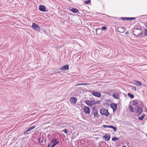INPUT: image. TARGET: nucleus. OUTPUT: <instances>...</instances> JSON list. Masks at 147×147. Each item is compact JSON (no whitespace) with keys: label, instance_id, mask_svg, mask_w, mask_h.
Returning <instances> with one entry per match:
<instances>
[{"label":"nucleus","instance_id":"nucleus-1","mask_svg":"<svg viewBox=\"0 0 147 147\" xmlns=\"http://www.w3.org/2000/svg\"><path fill=\"white\" fill-rule=\"evenodd\" d=\"M143 33L141 27L139 24H137L134 26V30L132 33L135 37H139Z\"/></svg>","mask_w":147,"mask_h":147},{"label":"nucleus","instance_id":"nucleus-2","mask_svg":"<svg viewBox=\"0 0 147 147\" xmlns=\"http://www.w3.org/2000/svg\"><path fill=\"white\" fill-rule=\"evenodd\" d=\"M99 100L95 101L94 100H86L85 101V102L89 106H92L94 105L98 104L100 103Z\"/></svg>","mask_w":147,"mask_h":147},{"label":"nucleus","instance_id":"nucleus-3","mask_svg":"<svg viewBox=\"0 0 147 147\" xmlns=\"http://www.w3.org/2000/svg\"><path fill=\"white\" fill-rule=\"evenodd\" d=\"M143 107H140L138 106H136L134 107V110L136 112L137 115L139 116L143 111L142 109L141 108Z\"/></svg>","mask_w":147,"mask_h":147},{"label":"nucleus","instance_id":"nucleus-4","mask_svg":"<svg viewBox=\"0 0 147 147\" xmlns=\"http://www.w3.org/2000/svg\"><path fill=\"white\" fill-rule=\"evenodd\" d=\"M131 102L132 105H137V106L143 107V104L142 102L139 99H136L131 100Z\"/></svg>","mask_w":147,"mask_h":147},{"label":"nucleus","instance_id":"nucleus-5","mask_svg":"<svg viewBox=\"0 0 147 147\" xmlns=\"http://www.w3.org/2000/svg\"><path fill=\"white\" fill-rule=\"evenodd\" d=\"M100 113L101 115H105L106 117H107L110 114L108 111L105 108H103L100 109Z\"/></svg>","mask_w":147,"mask_h":147},{"label":"nucleus","instance_id":"nucleus-6","mask_svg":"<svg viewBox=\"0 0 147 147\" xmlns=\"http://www.w3.org/2000/svg\"><path fill=\"white\" fill-rule=\"evenodd\" d=\"M32 28L34 30L40 32V28L39 26L37 24L33 23L31 26Z\"/></svg>","mask_w":147,"mask_h":147},{"label":"nucleus","instance_id":"nucleus-7","mask_svg":"<svg viewBox=\"0 0 147 147\" xmlns=\"http://www.w3.org/2000/svg\"><path fill=\"white\" fill-rule=\"evenodd\" d=\"M39 10L40 11L42 12H47L49 11L48 9H47L45 6L42 5H40L39 6Z\"/></svg>","mask_w":147,"mask_h":147},{"label":"nucleus","instance_id":"nucleus-8","mask_svg":"<svg viewBox=\"0 0 147 147\" xmlns=\"http://www.w3.org/2000/svg\"><path fill=\"white\" fill-rule=\"evenodd\" d=\"M84 113L88 115L90 114V110L89 107L85 106L83 109Z\"/></svg>","mask_w":147,"mask_h":147},{"label":"nucleus","instance_id":"nucleus-9","mask_svg":"<svg viewBox=\"0 0 147 147\" xmlns=\"http://www.w3.org/2000/svg\"><path fill=\"white\" fill-rule=\"evenodd\" d=\"M91 93L92 95L98 97H99L101 96V94L100 92H96L94 90L92 91Z\"/></svg>","mask_w":147,"mask_h":147},{"label":"nucleus","instance_id":"nucleus-10","mask_svg":"<svg viewBox=\"0 0 147 147\" xmlns=\"http://www.w3.org/2000/svg\"><path fill=\"white\" fill-rule=\"evenodd\" d=\"M111 107L113 109V112H114L116 111L117 109V104L114 103H111L110 105Z\"/></svg>","mask_w":147,"mask_h":147},{"label":"nucleus","instance_id":"nucleus-11","mask_svg":"<svg viewBox=\"0 0 147 147\" xmlns=\"http://www.w3.org/2000/svg\"><path fill=\"white\" fill-rule=\"evenodd\" d=\"M70 102L72 104L75 105L76 103L77 99L75 97H71L70 99Z\"/></svg>","mask_w":147,"mask_h":147},{"label":"nucleus","instance_id":"nucleus-12","mask_svg":"<svg viewBox=\"0 0 147 147\" xmlns=\"http://www.w3.org/2000/svg\"><path fill=\"white\" fill-rule=\"evenodd\" d=\"M121 19L123 20H135L136 19L134 17H129V18H124V17H121Z\"/></svg>","mask_w":147,"mask_h":147},{"label":"nucleus","instance_id":"nucleus-13","mask_svg":"<svg viewBox=\"0 0 147 147\" xmlns=\"http://www.w3.org/2000/svg\"><path fill=\"white\" fill-rule=\"evenodd\" d=\"M69 69V66L68 64H66L61 67L60 69L61 70H67Z\"/></svg>","mask_w":147,"mask_h":147},{"label":"nucleus","instance_id":"nucleus-14","mask_svg":"<svg viewBox=\"0 0 147 147\" xmlns=\"http://www.w3.org/2000/svg\"><path fill=\"white\" fill-rule=\"evenodd\" d=\"M113 96L115 99H118L119 98V94L118 92H115L113 94Z\"/></svg>","mask_w":147,"mask_h":147},{"label":"nucleus","instance_id":"nucleus-15","mask_svg":"<svg viewBox=\"0 0 147 147\" xmlns=\"http://www.w3.org/2000/svg\"><path fill=\"white\" fill-rule=\"evenodd\" d=\"M103 138L105 139V140L106 141H109L110 138V135H108L107 134L105 135Z\"/></svg>","mask_w":147,"mask_h":147},{"label":"nucleus","instance_id":"nucleus-16","mask_svg":"<svg viewBox=\"0 0 147 147\" xmlns=\"http://www.w3.org/2000/svg\"><path fill=\"white\" fill-rule=\"evenodd\" d=\"M102 30L100 28H97L96 30V33L97 34L99 35L102 32Z\"/></svg>","mask_w":147,"mask_h":147},{"label":"nucleus","instance_id":"nucleus-17","mask_svg":"<svg viewBox=\"0 0 147 147\" xmlns=\"http://www.w3.org/2000/svg\"><path fill=\"white\" fill-rule=\"evenodd\" d=\"M117 30L119 32L121 33L125 31L124 29L121 27H118V28Z\"/></svg>","mask_w":147,"mask_h":147},{"label":"nucleus","instance_id":"nucleus-18","mask_svg":"<svg viewBox=\"0 0 147 147\" xmlns=\"http://www.w3.org/2000/svg\"><path fill=\"white\" fill-rule=\"evenodd\" d=\"M94 111L95 112L93 113V114L94 117L97 118L100 115H99L97 111L95 110H94Z\"/></svg>","mask_w":147,"mask_h":147},{"label":"nucleus","instance_id":"nucleus-19","mask_svg":"<svg viewBox=\"0 0 147 147\" xmlns=\"http://www.w3.org/2000/svg\"><path fill=\"white\" fill-rule=\"evenodd\" d=\"M70 10L74 13H77L78 11V10L77 8H72Z\"/></svg>","mask_w":147,"mask_h":147},{"label":"nucleus","instance_id":"nucleus-20","mask_svg":"<svg viewBox=\"0 0 147 147\" xmlns=\"http://www.w3.org/2000/svg\"><path fill=\"white\" fill-rule=\"evenodd\" d=\"M135 84L137 86H140L141 85V82L138 81L136 80L135 81Z\"/></svg>","mask_w":147,"mask_h":147},{"label":"nucleus","instance_id":"nucleus-21","mask_svg":"<svg viewBox=\"0 0 147 147\" xmlns=\"http://www.w3.org/2000/svg\"><path fill=\"white\" fill-rule=\"evenodd\" d=\"M127 95L131 99H133L134 98V95L131 94L130 93H128Z\"/></svg>","mask_w":147,"mask_h":147},{"label":"nucleus","instance_id":"nucleus-22","mask_svg":"<svg viewBox=\"0 0 147 147\" xmlns=\"http://www.w3.org/2000/svg\"><path fill=\"white\" fill-rule=\"evenodd\" d=\"M35 128V127L34 126H32L31 127H30L29 128L27 129V131H28V132H29L30 131H31L32 130H33Z\"/></svg>","mask_w":147,"mask_h":147},{"label":"nucleus","instance_id":"nucleus-23","mask_svg":"<svg viewBox=\"0 0 147 147\" xmlns=\"http://www.w3.org/2000/svg\"><path fill=\"white\" fill-rule=\"evenodd\" d=\"M129 109L131 112H134V109L131 105L129 106Z\"/></svg>","mask_w":147,"mask_h":147},{"label":"nucleus","instance_id":"nucleus-24","mask_svg":"<svg viewBox=\"0 0 147 147\" xmlns=\"http://www.w3.org/2000/svg\"><path fill=\"white\" fill-rule=\"evenodd\" d=\"M110 128H112L113 129V131L114 132L116 131L117 130V128L116 127H115L112 125H110Z\"/></svg>","mask_w":147,"mask_h":147},{"label":"nucleus","instance_id":"nucleus-25","mask_svg":"<svg viewBox=\"0 0 147 147\" xmlns=\"http://www.w3.org/2000/svg\"><path fill=\"white\" fill-rule=\"evenodd\" d=\"M57 141V138H54L51 141V143H53V142H56Z\"/></svg>","mask_w":147,"mask_h":147},{"label":"nucleus","instance_id":"nucleus-26","mask_svg":"<svg viewBox=\"0 0 147 147\" xmlns=\"http://www.w3.org/2000/svg\"><path fill=\"white\" fill-rule=\"evenodd\" d=\"M144 116H145V115L144 114L143 115H142V116H141L140 117H138V119H139L140 120H142L144 118Z\"/></svg>","mask_w":147,"mask_h":147},{"label":"nucleus","instance_id":"nucleus-27","mask_svg":"<svg viewBox=\"0 0 147 147\" xmlns=\"http://www.w3.org/2000/svg\"><path fill=\"white\" fill-rule=\"evenodd\" d=\"M89 84L88 83H80L77 84V86H80V85H88Z\"/></svg>","mask_w":147,"mask_h":147},{"label":"nucleus","instance_id":"nucleus-28","mask_svg":"<svg viewBox=\"0 0 147 147\" xmlns=\"http://www.w3.org/2000/svg\"><path fill=\"white\" fill-rule=\"evenodd\" d=\"M119 140V138H116V137H113L112 139V140L113 141H115L116 140Z\"/></svg>","mask_w":147,"mask_h":147},{"label":"nucleus","instance_id":"nucleus-29","mask_svg":"<svg viewBox=\"0 0 147 147\" xmlns=\"http://www.w3.org/2000/svg\"><path fill=\"white\" fill-rule=\"evenodd\" d=\"M131 89L133 90L134 91H136V90L137 89L136 87L134 86H131Z\"/></svg>","mask_w":147,"mask_h":147},{"label":"nucleus","instance_id":"nucleus-30","mask_svg":"<svg viewBox=\"0 0 147 147\" xmlns=\"http://www.w3.org/2000/svg\"><path fill=\"white\" fill-rule=\"evenodd\" d=\"M90 2L91 1L90 0H88V1H85V3L86 4H88L90 3Z\"/></svg>","mask_w":147,"mask_h":147},{"label":"nucleus","instance_id":"nucleus-31","mask_svg":"<svg viewBox=\"0 0 147 147\" xmlns=\"http://www.w3.org/2000/svg\"><path fill=\"white\" fill-rule=\"evenodd\" d=\"M144 36H147V29L145 28L144 29Z\"/></svg>","mask_w":147,"mask_h":147},{"label":"nucleus","instance_id":"nucleus-32","mask_svg":"<svg viewBox=\"0 0 147 147\" xmlns=\"http://www.w3.org/2000/svg\"><path fill=\"white\" fill-rule=\"evenodd\" d=\"M43 140V139L42 140H40V138H39L38 139V140L40 143H43L44 142Z\"/></svg>","mask_w":147,"mask_h":147},{"label":"nucleus","instance_id":"nucleus-33","mask_svg":"<svg viewBox=\"0 0 147 147\" xmlns=\"http://www.w3.org/2000/svg\"><path fill=\"white\" fill-rule=\"evenodd\" d=\"M102 30H105L107 29V27L106 26H104L102 28Z\"/></svg>","mask_w":147,"mask_h":147},{"label":"nucleus","instance_id":"nucleus-34","mask_svg":"<svg viewBox=\"0 0 147 147\" xmlns=\"http://www.w3.org/2000/svg\"><path fill=\"white\" fill-rule=\"evenodd\" d=\"M110 125H103V127L104 128H110Z\"/></svg>","mask_w":147,"mask_h":147},{"label":"nucleus","instance_id":"nucleus-35","mask_svg":"<svg viewBox=\"0 0 147 147\" xmlns=\"http://www.w3.org/2000/svg\"><path fill=\"white\" fill-rule=\"evenodd\" d=\"M63 131L65 134H67L68 132V130L67 129H65L63 130Z\"/></svg>","mask_w":147,"mask_h":147},{"label":"nucleus","instance_id":"nucleus-36","mask_svg":"<svg viewBox=\"0 0 147 147\" xmlns=\"http://www.w3.org/2000/svg\"><path fill=\"white\" fill-rule=\"evenodd\" d=\"M28 132V131H27V130L25 131L24 132L23 134L24 135H25Z\"/></svg>","mask_w":147,"mask_h":147},{"label":"nucleus","instance_id":"nucleus-37","mask_svg":"<svg viewBox=\"0 0 147 147\" xmlns=\"http://www.w3.org/2000/svg\"><path fill=\"white\" fill-rule=\"evenodd\" d=\"M53 144L55 146V145H56L57 144V143H56V142H53Z\"/></svg>","mask_w":147,"mask_h":147},{"label":"nucleus","instance_id":"nucleus-38","mask_svg":"<svg viewBox=\"0 0 147 147\" xmlns=\"http://www.w3.org/2000/svg\"><path fill=\"white\" fill-rule=\"evenodd\" d=\"M55 146L53 144L50 147H54Z\"/></svg>","mask_w":147,"mask_h":147},{"label":"nucleus","instance_id":"nucleus-39","mask_svg":"<svg viewBox=\"0 0 147 147\" xmlns=\"http://www.w3.org/2000/svg\"><path fill=\"white\" fill-rule=\"evenodd\" d=\"M140 32L139 31H138L137 32V34H136L135 33H134V34H138V33H140Z\"/></svg>","mask_w":147,"mask_h":147},{"label":"nucleus","instance_id":"nucleus-40","mask_svg":"<svg viewBox=\"0 0 147 147\" xmlns=\"http://www.w3.org/2000/svg\"><path fill=\"white\" fill-rule=\"evenodd\" d=\"M125 33L127 35L128 34V32H126Z\"/></svg>","mask_w":147,"mask_h":147},{"label":"nucleus","instance_id":"nucleus-41","mask_svg":"<svg viewBox=\"0 0 147 147\" xmlns=\"http://www.w3.org/2000/svg\"><path fill=\"white\" fill-rule=\"evenodd\" d=\"M59 143V141H57V142H56V143H57V144L58 143Z\"/></svg>","mask_w":147,"mask_h":147},{"label":"nucleus","instance_id":"nucleus-42","mask_svg":"<svg viewBox=\"0 0 147 147\" xmlns=\"http://www.w3.org/2000/svg\"><path fill=\"white\" fill-rule=\"evenodd\" d=\"M121 147H126V146L125 145H123V146Z\"/></svg>","mask_w":147,"mask_h":147},{"label":"nucleus","instance_id":"nucleus-43","mask_svg":"<svg viewBox=\"0 0 147 147\" xmlns=\"http://www.w3.org/2000/svg\"><path fill=\"white\" fill-rule=\"evenodd\" d=\"M49 145L50 144H49L47 147H50Z\"/></svg>","mask_w":147,"mask_h":147},{"label":"nucleus","instance_id":"nucleus-44","mask_svg":"<svg viewBox=\"0 0 147 147\" xmlns=\"http://www.w3.org/2000/svg\"><path fill=\"white\" fill-rule=\"evenodd\" d=\"M93 111H94V109H95V107H93Z\"/></svg>","mask_w":147,"mask_h":147},{"label":"nucleus","instance_id":"nucleus-45","mask_svg":"<svg viewBox=\"0 0 147 147\" xmlns=\"http://www.w3.org/2000/svg\"><path fill=\"white\" fill-rule=\"evenodd\" d=\"M146 27L147 28V24H146Z\"/></svg>","mask_w":147,"mask_h":147}]
</instances>
